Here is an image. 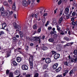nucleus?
<instances>
[{"label": "nucleus", "mask_w": 77, "mask_h": 77, "mask_svg": "<svg viewBox=\"0 0 77 77\" xmlns=\"http://www.w3.org/2000/svg\"><path fill=\"white\" fill-rule=\"evenodd\" d=\"M0 11L2 16V17H5L6 15V14H5V11L4 10V8L1 7L0 8Z\"/></svg>", "instance_id": "1"}, {"label": "nucleus", "mask_w": 77, "mask_h": 77, "mask_svg": "<svg viewBox=\"0 0 77 77\" xmlns=\"http://www.w3.org/2000/svg\"><path fill=\"white\" fill-rule=\"evenodd\" d=\"M13 25L14 27H15V29H19L20 30H21V27L20 26L17 25V23L15 22H14L13 23Z\"/></svg>", "instance_id": "2"}, {"label": "nucleus", "mask_w": 77, "mask_h": 77, "mask_svg": "<svg viewBox=\"0 0 77 77\" xmlns=\"http://www.w3.org/2000/svg\"><path fill=\"white\" fill-rule=\"evenodd\" d=\"M10 12L9 10H7L6 11H5V14L6 15L5 16L7 17V18L8 19L10 18V17H11V16H10V14H9Z\"/></svg>", "instance_id": "3"}, {"label": "nucleus", "mask_w": 77, "mask_h": 77, "mask_svg": "<svg viewBox=\"0 0 77 77\" xmlns=\"http://www.w3.org/2000/svg\"><path fill=\"white\" fill-rule=\"evenodd\" d=\"M35 2V0H28L27 3L28 5H30L31 3V6H32L34 3V2Z\"/></svg>", "instance_id": "4"}, {"label": "nucleus", "mask_w": 77, "mask_h": 77, "mask_svg": "<svg viewBox=\"0 0 77 77\" xmlns=\"http://www.w3.org/2000/svg\"><path fill=\"white\" fill-rule=\"evenodd\" d=\"M21 68L23 70H27L28 69V67L25 65H22Z\"/></svg>", "instance_id": "5"}, {"label": "nucleus", "mask_w": 77, "mask_h": 77, "mask_svg": "<svg viewBox=\"0 0 77 77\" xmlns=\"http://www.w3.org/2000/svg\"><path fill=\"white\" fill-rule=\"evenodd\" d=\"M69 14H67L66 15H63L62 17H63V18L65 20H67V19H69Z\"/></svg>", "instance_id": "6"}, {"label": "nucleus", "mask_w": 77, "mask_h": 77, "mask_svg": "<svg viewBox=\"0 0 77 77\" xmlns=\"http://www.w3.org/2000/svg\"><path fill=\"white\" fill-rule=\"evenodd\" d=\"M22 4L24 6H27L28 4L26 0H23L22 1Z\"/></svg>", "instance_id": "7"}, {"label": "nucleus", "mask_w": 77, "mask_h": 77, "mask_svg": "<svg viewBox=\"0 0 77 77\" xmlns=\"http://www.w3.org/2000/svg\"><path fill=\"white\" fill-rule=\"evenodd\" d=\"M29 64L30 65V69L32 70V68H33V60H32V61L30 60H29Z\"/></svg>", "instance_id": "8"}, {"label": "nucleus", "mask_w": 77, "mask_h": 77, "mask_svg": "<svg viewBox=\"0 0 77 77\" xmlns=\"http://www.w3.org/2000/svg\"><path fill=\"white\" fill-rule=\"evenodd\" d=\"M60 57V54H54V57L55 59H58V58H59Z\"/></svg>", "instance_id": "9"}, {"label": "nucleus", "mask_w": 77, "mask_h": 77, "mask_svg": "<svg viewBox=\"0 0 77 77\" xmlns=\"http://www.w3.org/2000/svg\"><path fill=\"white\" fill-rule=\"evenodd\" d=\"M41 37L40 36L39 37H35V41L36 42L39 41L40 42V41H41Z\"/></svg>", "instance_id": "10"}, {"label": "nucleus", "mask_w": 77, "mask_h": 77, "mask_svg": "<svg viewBox=\"0 0 77 77\" xmlns=\"http://www.w3.org/2000/svg\"><path fill=\"white\" fill-rule=\"evenodd\" d=\"M69 13V8H66L64 10V13L65 14H67Z\"/></svg>", "instance_id": "11"}, {"label": "nucleus", "mask_w": 77, "mask_h": 77, "mask_svg": "<svg viewBox=\"0 0 77 77\" xmlns=\"http://www.w3.org/2000/svg\"><path fill=\"white\" fill-rule=\"evenodd\" d=\"M12 9L13 11H16V5L15 2H14L13 5Z\"/></svg>", "instance_id": "12"}, {"label": "nucleus", "mask_w": 77, "mask_h": 77, "mask_svg": "<svg viewBox=\"0 0 77 77\" xmlns=\"http://www.w3.org/2000/svg\"><path fill=\"white\" fill-rule=\"evenodd\" d=\"M6 23H3L2 24V29H5V27H6Z\"/></svg>", "instance_id": "13"}, {"label": "nucleus", "mask_w": 77, "mask_h": 77, "mask_svg": "<svg viewBox=\"0 0 77 77\" xmlns=\"http://www.w3.org/2000/svg\"><path fill=\"white\" fill-rule=\"evenodd\" d=\"M45 62L47 63H49L51 62V60L50 58H48L46 59Z\"/></svg>", "instance_id": "14"}, {"label": "nucleus", "mask_w": 77, "mask_h": 77, "mask_svg": "<svg viewBox=\"0 0 77 77\" xmlns=\"http://www.w3.org/2000/svg\"><path fill=\"white\" fill-rule=\"evenodd\" d=\"M58 66V63H56L54 64L53 66V68L54 69H56L57 68V67Z\"/></svg>", "instance_id": "15"}, {"label": "nucleus", "mask_w": 77, "mask_h": 77, "mask_svg": "<svg viewBox=\"0 0 77 77\" xmlns=\"http://www.w3.org/2000/svg\"><path fill=\"white\" fill-rule=\"evenodd\" d=\"M61 46H60V45H58L57 46V49L59 51L61 50Z\"/></svg>", "instance_id": "16"}, {"label": "nucleus", "mask_w": 77, "mask_h": 77, "mask_svg": "<svg viewBox=\"0 0 77 77\" xmlns=\"http://www.w3.org/2000/svg\"><path fill=\"white\" fill-rule=\"evenodd\" d=\"M10 56H11V53L7 51L6 53V57H9Z\"/></svg>", "instance_id": "17"}, {"label": "nucleus", "mask_w": 77, "mask_h": 77, "mask_svg": "<svg viewBox=\"0 0 77 77\" xmlns=\"http://www.w3.org/2000/svg\"><path fill=\"white\" fill-rule=\"evenodd\" d=\"M64 64L67 66H69V65L71 66V65L69 64V62L68 63L67 61H65L64 63Z\"/></svg>", "instance_id": "18"}, {"label": "nucleus", "mask_w": 77, "mask_h": 77, "mask_svg": "<svg viewBox=\"0 0 77 77\" xmlns=\"http://www.w3.org/2000/svg\"><path fill=\"white\" fill-rule=\"evenodd\" d=\"M71 62H74V63H76L77 62V58L75 59H72L71 60Z\"/></svg>", "instance_id": "19"}, {"label": "nucleus", "mask_w": 77, "mask_h": 77, "mask_svg": "<svg viewBox=\"0 0 77 77\" xmlns=\"http://www.w3.org/2000/svg\"><path fill=\"white\" fill-rule=\"evenodd\" d=\"M17 60L18 62H20L21 61V58L20 57H17Z\"/></svg>", "instance_id": "20"}, {"label": "nucleus", "mask_w": 77, "mask_h": 77, "mask_svg": "<svg viewBox=\"0 0 77 77\" xmlns=\"http://www.w3.org/2000/svg\"><path fill=\"white\" fill-rule=\"evenodd\" d=\"M19 33L20 35V36L21 38H23V32L22 31H20L19 32Z\"/></svg>", "instance_id": "21"}, {"label": "nucleus", "mask_w": 77, "mask_h": 77, "mask_svg": "<svg viewBox=\"0 0 77 77\" xmlns=\"http://www.w3.org/2000/svg\"><path fill=\"white\" fill-rule=\"evenodd\" d=\"M15 75H20V72L18 70H16L14 72Z\"/></svg>", "instance_id": "22"}, {"label": "nucleus", "mask_w": 77, "mask_h": 77, "mask_svg": "<svg viewBox=\"0 0 77 77\" xmlns=\"http://www.w3.org/2000/svg\"><path fill=\"white\" fill-rule=\"evenodd\" d=\"M63 21V17H61V18L60 19L58 23H61L62 21Z\"/></svg>", "instance_id": "23"}, {"label": "nucleus", "mask_w": 77, "mask_h": 77, "mask_svg": "<svg viewBox=\"0 0 77 77\" xmlns=\"http://www.w3.org/2000/svg\"><path fill=\"white\" fill-rule=\"evenodd\" d=\"M48 41L49 42H52L54 41V38H50L48 39Z\"/></svg>", "instance_id": "24"}, {"label": "nucleus", "mask_w": 77, "mask_h": 77, "mask_svg": "<svg viewBox=\"0 0 77 77\" xmlns=\"http://www.w3.org/2000/svg\"><path fill=\"white\" fill-rule=\"evenodd\" d=\"M33 29H35V30H36V29H37V24H35L33 25Z\"/></svg>", "instance_id": "25"}, {"label": "nucleus", "mask_w": 77, "mask_h": 77, "mask_svg": "<svg viewBox=\"0 0 77 77\" xmlns=\"http://www.w3.org/2000/svg\"><path fill=\"white\" fill-rule=\"evenodd\" d=\"M42 48L43 50H46L48 49V48L45 46H43L42 47Z\"/></svg>", "instance_id": "26"}, {"label": "nucleus", "mask_w": 77, "mask_h": 77, "mask_svg": "<svg viewBox=\"0 0 77 77\" xmlns=\"http://www.w3.org/2000/svg\"><path fill=\"white\" fill-rule=\"evenodd\" d=\"M47 64H45L43 65V68L44 69H47Z\"/></svg>", "instance_id": "27"}, {"label": "nucleus", "mask_w": 77, "mask_h": 77, "mask_svg": "<svg viewBox=\"0 0 77 77\" xmlns=\"http://www.w3.org/2000/svg\"><path fill=\"white\" fill-rule=\"evenodd\" d=\"M30 57L29 58V60H33V57L31 54H29Z\"/></svg>", "instance_id": "28"}, {"label": "nucleus", "mask_w": 77, "mask_h": 77, "mask_svg": "<svg viewBox=\"0 0 77 77\" xmlns=\"http://www.w3.org/2000/svg\"><path fill=\"white\" fill-rule=\"evenodd\" d=\"M13 73L11 72H10L9 73V77H13Z\"/></svg>", "instance_id": "29"}, {"label": "nucleus", "mask_w": 77, "mask_h": 77, "mask_svg": "<svg viewBox=\"0 0 77 77\" xmlns=\"http://www.w3.org/2000/svg\"><path fill=\"white\" fill-rule=\"evenodd\" d=\"M53 37L54 38V39H56V38H57V34H54L53 35Z\"/></svg>", "instance_id": "30"}, {"label": "nucleus", "mask_w": 77, "mask_h": 77, "mask_svg": "<svg viewBox=\"0 0 77 77\" xmlns=\"http://www.w3.org/2000/svg\"><path fill=\"white\" fill-rule=\"evenodd\" d=\"M13 65H14V66H16V65H17V63L14 60L13 61Z\"/></svg>", "instance_id": "31"}, {"label": "nucleus", "mask_w": 77, "mask_h": 77, "mask_svg": "<svg viewBox=\"0 0 77 77\" xmlns=\"http://www.w3.org/2000/svg\"><path fill=\"white\" fill-rule=\"evenodd\" d=\"M73 73V70H71L69 73V75H70V76L72 75Z\"/></svg>", "instance_id": "32"}, {"label": "nucleus", "mask_w": 77, "mask_h": 77, "mask_svg": "<svg viewBox=\"0 0 77 77\" xmlns=\"http://www.w3.org/2000/svg\"><path fill=\"white\" fill-rule=\"evenodd\" d=\"M73 53L74 54H75V55H77V50H74L73 51Z\"/></svg>", "instance_id": "33"}, {"label": "nucleus", "mask_w": 77, "mask_h": 77, "mask_svg": "<svg viewBox=\"0 0 77 77\" xmlns=\"http://www.w3.org/2000/svg\"><path fill=\"white\" fill-rule=\"evenodd\" d=\"M10 71L9 70L7 69L6 71V75H9V73Z\"/></svg>", "instance_id": "34"}, {"label": "nucleus", "mask_w": 77, "mask_h": 77, "mask_svg": "<svg viewBox=\"0 0 77 77\" xmlns=\"http://www.w3.org/2000/svg\"><path fill=\"white\" fill-rule=\"evenodd\" d=\"M39 12H37V13H36L35 14V18H37V15H38V14H39Z\"/></svg>", "instance_id": "35"}, {"label": "nucleus", "mask_w": 77, "mask_h": 77, "mask_svg": "<svg viewBox=\"0 0 77 77\" xmlns=\"http://www.w3.org/2000/svg\"><path fill=\"white\" fill-rule=\"evenodd\" d=\"M31 40L32 41H35V37H32Z\"/></svg>", "instance_id": "36"}, {"label": "nucleus", "mask_w": 77, "mask_h": 77, "mask_svg": "<svg viewBox=\"0 0 77 77\" xmlns=\"http://www.w3.org/2000/svg\"><path fill=\"white\" fill-rule=\"evenodd\" d=\"M67 46H69V43L66 44V45H65L63 46L64 48H65L66 47H67Z\"/></svg>", "instance_id": "37"}, {"label": "nucleus", "mask_w": 77, "mask_h": 77, "mask_svg": "<svg viewBox=\"0 0 77 77\" xmlns=\"http://www.w3.org/2000/svg\"><path fill=\"white\" fill-rule=\"evenodd\" d=\"M4 6H8V2H4Z\"/></svg>", "instance_id": "38"}, {"label": "nucleus", "mask_w": 77, "mask_h": 77, "mask_svg": "<svg viewBox=\"0 0 77 77\" xmlns=\"http://www.w3.org/2000/svg\"><path fill=\"white\" fill-rule=\"evenodd\" d=\"M38 75H39V74H38V73H37L35 74L34 77H38Z\"/></svg>", "instance_id": "39"}, {"label": "nucleus", "mask_w": 77, "mask_h": 77, "mask_svg": "<svg viewBox=\"0 0 77 77\" xmlns=\"http://www.w3.org/2000/svg\"><path fill=\"white\" fill-rule=\"evenodd\" d=\"M13 39L14 41L15 42L17 40V38H16V37H14L13 38Z\"/></svg>", "instance_id": "40"}, {"label": "nucleus", "mask_w": 77, "mask_h": 77, "mask_svg": "<svg viewBox=\"0 0 77 77\" xmlns=\"http://www.w3.org/2000/svg\"><path fill=\"white\" fill-rule=\"evenodd\" d=\"M72 25L73 26H75V22H73L72 23Z\"/></svg>", "instance_id": "41"}, {"label": "nucleus", "mask_w": 77, "mask_h": 77, "mask_svg": "<svg viewBox=\"0 0 77 77\" xmlns=\"http://www.w3.org/2000/svg\"><path fill=\"white\" fill-rule=\"evenodd\" d=\"M77 6V4H75V3H74L73 4V7H76V6Z\"/></svg>", "instance_id": "42"}, {"label": "nucleus", "mask_w": 77, "mask_h": 77, "mask_svg": "<svg viewBox=\"0 0 77 77\" xmlns=\"http://www.w3.org/2000/svg\"><path fill=\"white\" fill-rule=\"evenodd\" d=\"M75 12H73L72 14V16H75Z\"/></svg>", "instance_id": "43"}, {"label": "nucleus", "mask_w": 77, "mask_h": 77, "mask_svg": "<svg viewBox=\"0 0 77 77\" xmlns=\"http://www.w3.org/2000/svg\"><path fill=\"white\" fill-rule=\"evenodd\" d=\"M26 77H31L30 75L29 74H27L26 75Z\"/></svg>", "instance_id": "44"}, {"label": "nucleus", "mask_w": 77, "mask_h": 77, "mask_svg": "<svg viewBox=\"0 0 77 77\" xmlns=\"http://www.w3.org/2000/svg\"><path fill=\"white\" fill-rule=\"evenodd\" d=\"M44 75H45V76L46 77H47L48 75V73L46 72H45L44 73Z\"/></svg>", "instance_id": "45"}, {"label": "nucleus", "mask_w": 77, "mask_h": 77, "mask_svg": "<svg viewBox=\"0 0 77 77\" xmlns=\"http://www.w3.org/2000/svg\"><path fill=\"white\" fill-rule=\"evenodd\" d=\"M62 1H61V0L60 1L58 2V5H60L62 3Z\"/></svg>", "instance_id": "46"}, {"label": "nucleus", "mask_w": 77, "mask_h": 77, "mask_svg": "<svg viewBox=\"0 0 77 77\" xmlns=\"http://www.w3.org/2000/svg\"><path fill=\"white\" fill-rule=\"evenodd\" d=\"M64 39H66V41H69V38H68L65 37Z\"/></svg>", "instance_id": "47"}, {"label": "nucleus", "mask_w": 77, "mask_h": 77, "mask_svg": "<svg viewBox=\"0 0 77 77\" xmlns=\"http://www.w3.org/2000/svg\"><path fill=\"white\" fill-rule=\"evenodd\" d=\"M63 12V11L62 10H60V13L59 14L60 16L61 15H62V14Z\"/></svg>", "instance_id": "48"}, {"label": "nucleus", "mask_w": 77, "mask_h": 77, "mask_svg": "<svg viewBox=\"0 0 77 77\" xmlns=\"http://www.w3.org/2000/svg\"><path fill=\"white\" fill-rule=\"evenodd\" d=\"M61 2H64L65 3H66V2H67V0H61Z\"/></svg>", "instance_id": "49"}, {"label": "nucleus", "mask_w": 77, "mask_h": 77, "mask_svg": "<svg viewBox=\"0 0 77 77\" xmlns=\"http://www.w3.org/2000/svg\"><path fill=\"white\" fill-rule=\"evenodd\" d=\"M41 28H39L38 29V32L39 33L41 32Z\"/></svg>", "instance_id": "50"}, {"label": "nucleus", "mask_w": 77, "mask_h": 77, "mask_svg": "<svg viewBox=\"0 0 77 77\" xmlns=\"http://www.w3.org/2000/svg\"><path fill=\"white\" fill-rule=\"evenodd\" d=\"M47 15V13H45L43 15V17H46Z\"/></svg>", "instance_id": "51"}, {"label": "nucleus", "mask_w": 77, "mask_h": 77, "mask_svg": "<svg viewBox=\"0 0 77 77\" xmlns=\"http://www.w3.org/2000/svg\"><path fill=\"white\" fill-rule=\"evenodd\" d=\"M52 53L53 54H55V53H57V52L55 51H52Z\"/></svg>", "instance_id": "52"}, {"label": "nucleus", "mask_w": 77, "mask_h": 77, "mask_svg": "<svg viewBox=\"0 0 77 77\" xmlns=\"http://www.w3.org/2000/svg\"><path fill=\"white\" fill-rule=\"evenodd\" d=\"M48 21L47 22V23L45 24V26H46V27H47V26L48 25Z\"/></svg>", "instance_id": "53"}, {"label": "nucleus", "mask_w": 77, "mask_h": 77, "mask_svg": "<svg viewBox=\"0 0 77 77\" xmlns=\"http://www.w3.org/2000/svg\"><path fill=\"white\" fill-rule=\"evenodd\" d=\"M60 35H63L65 34V33L63 32H62L60 33Z\"/></svg>", "instance_id": "54"}, {"label": "nucleus", "mask_w": 77, "mask_h": 77, "mask_svg": "<svg viewBox=\"0 0 77 77\" xmlns=\"http://www.w3.org/2000/svg\"><path fill=\"white\" fill-rule=\"evenodd\" d=\"M28 48H29V47H28V46H26V51H27V50H28Z\"/></svg>", "instance_id": "55"}, {"label": "nucleus", "mask_w": 77, "mask_h": 77, "mask_svg": "<svg viewBox=\"0 0 77 77\" xmlns=\"http://www.w3.org/2000/svg\"><path fill=\"white\" fill-rule=\"evenodd\" d=\"M58 69V70H59V71H60V70H61V69H62V68H61V67H59Z\"/></svg>", "instance_id": "56"}, {"label": "nucleus", "mask_w": 77, "mask_h": 77, "mask_svg": "<svg viewBox=\"0 0 77 77\" xmlns=\"http://www.w3.org/2000/svg\"><path fill=\"white\" fill-rule=\"evenodd\" d=\"M13 14V12L12 11H11L10 12L9 14L10 15H12Z\"/></svg>", "instance_id": "57"}, {"label": "nucleus", "mask_w": 77, "mask_h": 77, "mask_svg": "<svg viewBox=\"0 0 77 77\" xmlns=\"http://www.w3.org/2000/svg\"><path fill=\"white\" fill-rule=\"evenodd\" d=\"M8 2L10 3V4H11L12 3V0H8Z\"/></svg>", "instance_id": "58"}, {"label": "nucleus", "mask_w": 77, "mask_h": 77, "mask_svg": "<svg viewBox=\"0 0 77 77\" xmlns=\"http://www.w3.org/2000/svg\"><path fill=\"white\" fill-rule=\"evenodd\" d=\"M73 43H74V42H71L70 43H69V46L71 45H72V44H73Z\"/></svg>", "instance_id": "59"}, {"label": "nucleus", "mask_w": 77, "mask_h": 77, "mask_svg": "<svg viewBox=\"0 0 77 77\" xmlns=\"http://www.w3.org/2000/svg\"><path fill=\"white\" fill-rule=\"evenodd\" d=\"M71 20L72 21H74V18H72L71 19Z\"/></svg>", "instance_id": "60"}, {"label": "nucleus", "mask_w": 77, "mask_h": 77, "mask_svg": "<svg viewBox=\"0 0 77 77\" xmlns=\"http://www.w3.org/2000/svg\"><path fill=\"white\" fill-rule=\"evenodd\" d=\"M45 38V36L43 35V36H42V39H44V38Z\"/></svg>", "instance_id": "61"}, {"label": "nucleus", "mask_w": 77, "mask_h": 77, "mask_svg": "<svg viewBox=\"0 0 77 77\" xmlns=\"http://www.w3.org/2000/svg\"><path fill=\"white\" fill-rule=\"evenodd\" d=\"M43 9L42 7H40V8L39 9H40L41 11H43L44 10H43Z\"/></svg>", "instance_id": "62"}, {"label": "nucleus", "mask_w": 77, "mask_h": 77, "mask_svg": "<svg viewBox=\"0 0 77 77\" xmlns=\"http://www.w3.org/2000/svg\"><path fill=\"white\" fill-rule=\"evenodd\" d=\"M57 77H63L62 75H58Z\"/></svg>", "instance_id": "63"}, {"label": "nucleus", "mask_w": 77, "mask_h": 77, "mask_svg": "<svg viewBox=\"0 0 77 77\" xmlns=\"http://www.w3.org/2000/svg\"><path fill=\"white\" fill-rule=\"evenodd\" d=\"M75 26L77 27V20L75 22Z\"/></svg>", "instance_id": "64"}]
</instances>
